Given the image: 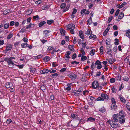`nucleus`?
<instances>
[{"mask_svg":"<svg viewBox=\"0 0 130 130\" xmlns=\"http://www.w3.org/2000/svg\"><path fill=\"white\" fill-rule=\"evenodd\" d=\"M46 23V22L44 21H43L41 22L39 24V26L40 27H42Z\"/></svg>","mask_w":130,"mask_h":130,"instance_id":"obj_13","label":"nucleus"},{"mask_svg":"<svg viewBox=\"0 0 130 130\" xmlns=\"http://www.w3.org/2000/svg\"><path fill=\"white\" fill-rule=\"evenodd\" d=\"M87 58V57L86 56H82L81 58V60L82 61H84L86 60Z\"/></svg>","mask_w":130,"mask_h":130,"instance_id":"obj_32","label":"nucleus"},{"mask_svg":"<svg viewBox=\"0 0 130 130\" xmlns=\"http://www.w3.org/2000/svg\"><path fill=\"white\" fill-rule=\"evenodd\" d=\"M66 68H63L61 69L60 70V72H62L66 70Z\"/></svg>","mask_w":130,"mask_h":130,"instance_id":"obj_63","label":"nucleus"},{"mask_svg":"<svg viewBox=\"0 0 130 130\" xmlns=\"http://www.w3.org/2000/svg\"><path fill=\"white\" fill-rule=\"evenodd\" d=\"M50 57L48 56H46L45 57L43 58V59L45 61H48L50 59Z\"/></svg>","mask_w":130,"mask_h":130,"instance_id":"obj_16","label":"nucleus"},{"mask_svg":"<svg viewBox=\"0 0 130 130\" xmlns=\"http://www.w3.org/2000/svg\"><path fill=\"white\" fill-rule=\"evenodd\" d=\"M5 87L7 88L11 87L12 86V84L11 83L7 82L5 84Z\"/></svg>","mask_w":130,"mask_h":130,"instance_id":"obj_7","label":"nucleus"},{"mask_svg":"<svg viewBox=\"0 0 130 130\" xmlns=\"http://www.w3.org/2000/svg\"><path fill=\"white\" fill-rule=\"evenodd\" d=\"M126 36L129 38H130V30H128L126 33Z\"/></svg>","mask_w":130,"mask_h":130,"instance_id":"obj_21","label":"nucleus"},{"mask_svg":"<svg viewBox=\"0 0 130 130\" xmlns=\"http://www.w3.org/2000/svg\"><path fill=\"white\" fill-rule=\"evenodd\" d=\"M77 12V9L75 8H74L73 9V11L72 13V14H75Z\"/></svg>","mask_w":130,"mask_h":130,"instance_id":"obj_54","label":"nucleus"},{"mask_svg":"<svg viewBox=\"0 0 130 130\" xmlns=\"http://www.w3.org/2000/svg\"><path fill=\"white\" fill-rule=\"evenodd\" d=\"M33 18L35 20H38L39 19V16L38 15H36V16H34L33 17Z\"/></svg>","mask_w":130,"mask_h":130,"instance_id":"obj_53","label":"nucleus"},{"mask_svg":"<svg viewBox=\"0 0 130 130\" xmlns=\"http://www.w3.org/2000/svg\"><path fill=\"white\" fill-rule=\"evenodd\" d=\"M124 16V13L122 12H121L120 13L119 16L118 17V18L119 19H121L122 18H123Z\"/></svg>","mask_w":130,"mask_h":130,"instance_id":"obj_17","label":"nucleus"},{"mask_svg":"<svg viewBox=\"0 0 130 130\" xmlns=\"http://www.w3.org/2000/svg\"><path fill=\"white\" fill-rule=\"evenodd\" d=\"M69 85V84L67 85L68 87L66 88V90L67 91H70L71 89L70 87L69 86H68Z\"/></svg>","mask_w":130,"mask_h":130,"instance_id":"obj_45","label":"nucleus"},{"mask_svg":"<svg viewBox=\"0 0 130 130\" xmlns=\"http://www.w3.org/2000/svg\"><path fill=\"white\" fill-rule=\"evenodd\" d=\"M120 100L121 101L125 103L126 102V100L124 98H120Z\"/></svg>","mask_w":130,"mask_h":130,"instance_id":"obj_42","label":"nucleus"},{"mask_svg":"<svg viewBox=\"0 0 130 130\" xmlns=\"http://www.w3.org/2000/svg\"><path fill=\"white\" fill-rule=\"evenodd\" d=\"M66 4L65 3H62L60 6V7L62 8H64L66 6Z\"/></svg>","mask_w":130,"mask_h":130,"instance_id":"obj_43","label":"nucleus"},{"mask_svg":"<svg viewBox=\"0 0 130 130\" xmlns=\"http://www.w3.org/2000/svg\"><path fill=\"white\" fill-rule=\"evenodd\" d=\"M81 52L82 53V55H84L85 54V52L83 48H81Z\"/></svg>","mask_w":130,"mask_h":130,"instance_id":"obj_41","label":"nucleus"},{"mask_svg":"<svg viewBox=\"0 0 130 130\" xmlns=\"http://www.w3.org/2000/svg\"><path fill=\"white\" fill-rule=\"evenodd\" d=\"M42 2V1L39 0L35 2L36 4L37 5H39L40 3H41Z\"/></svg>","mask_w":130,"mask_h":130,"instance_id":"obj_36","label":"nucleus"},{"mask_svg":"<svg viewBox=\"0 0 130 130\" xmlns=\"http://www.w3.org/2000/svg\"><path fill=\"white\" fill-rule=\"evenodd\" d=\"M60 32L62 36H64L65 35V31L63 29H62L60 30Z\"/></svg>","mask_w":130,"mask_h":130,"instance_id":"obj_20","label":"nucleus"},{"mask_svg":"<svg viewBox=\"0 0 130 130\" xmlns=\"http://www.w3.org/2000/svg\"><path fill=\"white\" fill-rule=\"evenodd\" d=\"M15 22L14 21H12L10 22V25L11 26H13Z\"/></svg>","mask_w":130,"mask_h":130,"instance_id":"obj_60","label":"nucleus"},{"mask_svg":"<svg viewBox=\"0 0 130 130\" xmlns=\"http://www.w3.org/2000/svg\"><path fill=\"white\" fill-rule=\"evenodd\" d=\"M4 44V41L3 40H0V45H3Z\"/></svg>","mask_w":130,"mask_h":130,"instance_id":"obj_61","label":"nucleus"},{"mask_svg":"<svg viewBox=\"0 0 130 130\" xmlns=\"http://www.w3.org/2000/svg\"><path fill=\"white\" fill-rule=\"evenodd\" d=\"M96 64H95V63H94V62H93L91 66V69L92 70L94 68H95L96 66Z\"/></svg>","mask_w":130,"mask_h":130,"instance_id":"obj_28","label":"nucleus"},{"mask_svg":"<svg viewBox=\"0 0 130 130\" xmlns=\"http://www.w3.org/2000/svg\"><path fill=\"white\" fill-rule=\"evenodd\" d=\"M79 62H76V61H72L71 62L72 64H73L74 63H75L76 64H77L79 63Z\"/></svg>","mask_w":130,"mask_h":130,"instance_id":"obj_56","label":"nucleus"},{"mask_svg":"<svg viewBox=\"0 0 130 130\" xmlns=\"http://www.w3.org/2000/svg\"><path fill=\"white\" fill-rule=\"evenodd\" d=\"M49 71L51 73H54L56 72V70H53L52 69Z\"/></svg>","mask_w":130,"mask_h":130,"instance_id":"obj_46","label":"nucleus"},{"mask_svg":"<svg viewBox=\"0 0 130 130\" xmlns=\"http://www.w3.org/2000/svg\"><path fill=\"white\" fill-rule=\"evenodd\" d=\"M99 110L102 112H104L105 111V110L104 108L100 109Z\"/></svg>","mask_w":130,"mask_h":130,"instance_id":"obj_58","label":"nucleus"},{"mask_svg":"<svg viewBox=\"0 0 130 130\" xmlns=\"http://www.w3.org/2000/svg\"><path fill=\"white\" fill-rule=\"evenodd\" d=\"M112 16H111L109 18L107 22L108 23H109L111 21L112 18Z\"/></svg>","mask_w":130,"mask_h":130,"instance_id":"obj_44","label":"nucleus"},{"mask_svg":"<svg viewBox=\"0 0 130 130\" xmlns=\"http://www.w3.org/2000/svg\"><path fill=\"white\" fill-rule=\"evenodd\" d=\"M109 39H107L106 41V43L107 45H109L110 44Z\"/></svg>","mask_w":130,"mask_h":130,"instance_id":"obj_51","label":"nucleus"},{"mask_svg":"<svg viewBox=\"0 0 130 130\" xmlns=\"http://www.w3.org/2000/svg\"><path fill=\"white\" fill-rule=\"evenodd\" d=\"M89 99L92 101H93L94 100H96L95 99V98L94 97H93L92 96H89Z\"/></svg>","mask_w":130,"mask_h":130,"instance_id":"obj_35","label":"nucleus"},{"mask_svg":"<svg viewBox=\"0 0 130 130\" xmlns=\"http://www.w3.org/2000/svg\"><path fill=\"white\" fill-rule=\"evenodd\" d=\"M100 50L101 53L102 54L103 51V46H101L100 48Z\"/></svg>","mask_w":130,"mask_h":130,"instance_id":"obj_34","label":"nucleus"},{"mask_svg":"<svg viewBox=\"0 0 130 130\" xmlns=\"http://www.w3.org/2000/svg\"><path fill=\"white\" fill-rule=\"evenodd\" d=\"M8 64L9 65H10L11 64H12V66L14 65H15V64H14L13 61L9 59V61L8 62Z\"/></svg>","mask_w":130,"mask_h":130,"instance_id":"obj_15","label":"nucleus"},{"mask_svg":"<svg viewBox=\"0 0 130 130\" xmlns=\"http://www.w3.org/2000/svg\"><path fill=\"white\" fill-rule=\"evenodd\" d=\"M85 34L87 35H91L92 34L91 31L90 29H87L85 30Z\"/></svg>","mask_w":130,"mask_h":130,"instance_id":"obj_10","label":"nucleus"},{"mask_svg":"<svg viewBox=\"0 0 130 130\" xmlns=\"http://www.w3.org/2000/svg\"><path fill=\"white\" fill-rule=\"evenodd\" d=\"M96 100L98 101H104V99L103 98H102L100 97H99Z\"/></svg>","mask_w":130,"mask_h":130,"instance_id":"obj_47","label":"nucleus"},{"mask_svg":"<svg viewBox=\"0 0 130 130\" xmlns=\"http://www.w3.org/2000/svg\"><path fill=\"white\" fill-rule=\"evenodd\" d=\"M67 30H69L70 29H74L75 28V25L73 24H70L67 26Z\"/></svg>","mask_w":130,"mask_h":130,"instance_id":"obj_2","label":"nucleus"},{"mask_svg":"<svg viewBox=\"0 0 130 130\" xmlns=\"http://www.w3.org/2000/svg\"><path fill=\"white\" fill-rule=\"evenodd\" d=\"M28 45L27 43H22L21 44V45L22 47H27Z\"/></svg>","mask_w":130,"mask_h":130,"instance_id":"obj_29","label":"nucleus"},{"mask_svg":"<svg viewBox=\"0 0 130 130\" xmlns=\"http://www.w3.org/2000/svg\"><path fill=\"white\" fill-rule=\"evenodd\" d=\"M76 56V53L74 54L72 57V59H74Z\"/></svg>","mask_w":130,"mask_h":130,"instance_id":"obj_55","label":"nucleus"},{"mask_svg":"<svg viewBox=\"0 0 130 130\" xmlns=\"http://www.w3.org/2000/svg\"><path fill=\"white\" fill-rule=\"evenodd\" d=\"M108 62L110 64H112L114 62V61L112 60V59L110 58L109 59Z\"/></svg>","mask_w":130,"mask_h":130,"instance_id":"obj_49","label":"nucleus"},{"mask_svg":"<svg viewBox=\"0 0 130 130\" xmlns=\"http://www.w3.org/2000/svg\"><path fill=\"white\" fill-rule=\"evenodd\" d=\"M86 11V9H84L82 10L81 11V12H80L82 14L83 13H85V12Z\"/></svg>","mask_w":130,"mask_h":130,"instance_id":"obj_57","label":"nucleus"},{"mask_svg":"<svg viewBox=\"0 0 130 130\" xmlns=\"http://www.w3.org/2000/svg\"><path fill=\"white\" fill-rule=\"evenodd\" d=\"M92 87L94 89H95L98 87L99 84L97 81H94L92 84Z\"/></svg>","mask_w":130,"mask_h":130,"instance_id":"obj_3","label":"nucleus"},{"mask_svg":"<svg viewBox=\"0 0 130 130\" xmlns=\"http://www.w3.org/2000/svg\"><path fill=\"white\" fill-rule=\"evenodd\" d=\"M95 50L94 49L92 50L90 52V55L91 56L95 54Z\"/></svg>","mask_w":130,"mask_h":130,"instance_id":"obj_24","label":"nucleus"},{"mask_svg":"<svg viewBox=\"0 0 130 130\" xmlns=\"http://www.w3.org/2000/svg\"><path fill=\"white\" fill-rule=\"evenodd\" d=\"M54 22L53 20H48L47 21V23L49 25H50Z\"/></svg>","mask_w":130,"mask_h":130,"instance_id":"obj_25","label":"nucleus"},{"mask_svg":"<svg viewBox=\"0 0 130 130\" xmlns=\"http://www.w3.org/2000/svg\"><path fill=\"white\" fill-rule=\"evenodd\" d=\"M9 27V23H7L4 25V27L5 29H7Z\"/></svg>","mask_w":130,"mask_h":130,"instance_id":"obj_22","label":"nucleus"},{"mask_svg":"<svg viewBox=\"0 0 130 130\" xmlns=\"http://www.w3.org/2000/svg\"><path fill=\"white\" fill-rule=\"evenodd\" d=\"M12 122V120L11 119L9 118L7 119L6 123L7 124H10Z\"/></svg>","mask_w":130,"mask_h":130,"instance_id":"obj_33","label":"nucleus"},{"mask_svg":"<svg viewBox=\"0 0 130 130\" xmlns=\"http://www.w3.org/2000/svg\"><path fill=\"white\" fill-rule=\"evenodd\" d=\"M43 32H44V34H45V36H46L48 35L49 33V32L48 30H45Z\"/></svg>","mask_w":130,"mask_h":130,"instance_id":"obj_27","label":"nucleus"},{"mask_svg":"<svg viewBox=\"0 0 130 130\" xmlns=\"http://www.w3.org/2000/svg\"><path fill=\"white\" fill-rule=\"evenodd\" d=\"M12 48V46L11 44L7 45L6 47V50L7 51H8L11 49Z\"/></svg>","mask_w":130,"mask_h":130,"instance_id":"obj_6","label":"nucleus"},{"mask_svg":"<svg viewBox=\"0 0 130 130\" xmlns=\"http://www.w3.org/2000/svg\"><path fill=\"white\" fill-rule=\"evenodd\" d=\"M71 117L74 119H76L78 118V116L73 113H72L71 115Z\"/></svg>","mask_w":130,"mask_h":130,"instance_id":"obj_19","label":"nucleus"},{"mask_svg":"<svg viewBox=\"0 0 130 130\" xmlns=\"http://www.w3.org/2000/svg\"><path fill=\"white\" fill-rule=\"evenodd\" d=\"M35 71L36 69L35 68H32L30 70V72L33 73L35 72Z\"/></svg>","mask_w":130,"mask_h":130,"instance_id":"obj_64","label":"nucleus"},{"mask_svg":"<svg viewBox=\"0 0 130 130\" xmlns=\"http://www.w3.org/2000/svg\"><path fill=\"white\" fill-rule=\"evenodd\" d=\"M66 53L67 54L65 55V60H69L70 58L69 55L70 54V53L69 52H67Z\"/></svg>","mask_w":130,"mask_h":130,"instance_id":"obj_8","label":"nucleus"},{"mask_svg":"<svg viewBox=\"0 0 130 130\" xmlns=\"http://www.w3.org/2000/svg\"><path fill=\"white\" fill-rule=\"evenodd\" d=\"M87 22H88L87 25H89L92 23V19L91 17H90V19L87 20Z\"/></svg>","mask_w":130,"mask_h":130,"instance_id":"obj_14","label":"nucleus"},{"mask_svg":"<svg viewBox=\"0 0 130 130\" xmlns=\"http://www.w3.org/2000/svg\"><path fill=\"white\" fill-rule=\"evenodd\" d=\"M117 80H120L121 79V78L120 75H118L116 77Z\"/></svg>","mask_w":130,"mask_h":130,"instance_id":"obj_37","label":"nucleus"},{"mask_svg":"<svg viewBox=\"0 0 130 130\" xmlns=\"http://www.w3.org/2000/svg\"><path fill=\"white\" fill-rule=\"evenodd\" d=\"M117 107V106H116L115 105H111V108L112 110H114L115 109H116Z\"/></svg>","mask_w":130,"mask_h":130,"instance_id":"obj_23","label":"nucleus"},{"mask_svg":"<svg viewBox=\"0 0 130 130\" xmlns=\"http://www.w3.org/2000/svg\"><path fill=\"white\" fill-rule=\"evenodd\" d=\"M69 76L72 80H74L76 78V75L73 73H70L69 75Z\"/></svg>","mask_w":130,"mask_h":130,"instance_id":"obj_4","label":"nucleus"},{"mask_svg":"<svg viewBox=\"0 0 130 130\" xmlns=\"http://www.w3.org/2000/svg\"><path fill=\"white\" fill-rule=\"evenodd\" d=\"M123 79L124 81H127L128 80L129 78L127 76H125L124 77Z\"/></svg>","mask_w":130,"mask_h":130,"instance_id":"obj_48","label":"nucleus"},{"mask_svg":"<svg viewBox=\"0 0 130 130\" xmlns=\"http://www.w3.org/2000/svg\"><path fill=\"white\" fill-rule=\"evenodd\" d=\"M115 81V79L114 78H111L110 79V82L111 83H114Z\"/></svg>","mask_w":130,"mask_h":130,"instance_id":"obj_50","label":"nucleus"},{"mask_svg":"<svg viewBox=\"0 0 130 130\" xmlns=\"http://www.w3.org/2000/svg\"><path fill=\"white\" fill-rule=\"evenodd\" d=\"M109 28L108 29V27L105 30L103 34L104 36H105L107 35V33L109 31Z\"/></svg>","mask_w":130,"mask_h":130,"instance_id":"obj_18","label":"nucleus"},{"mask_svg":"<svg viewBox=\"0 0 130 130\" xmlns=\"http://www.w3.org/2000/svg\"><path fill=\"white\" fill-rule=\"evenodd\" d=\"M100 64H101V62L99 60H97L95 63V64L97 65H99Z\"/></svg>","mask_w":130,"mask_h":130,"instance_id":"obj_59","label":"nucleus"},{"mask_svg":"<svg viewBox=\"0 0 130 130\" xmlns=\"http://www.w3.org/2000/svg\"><path fill=\"white\" fill-rule=\"evenodd\" d=\"M34 24L30 23L28 26L26 27V29H28L30 27H34Z\"/></svg>","mask_w":130,"mask_h":130,"instance_id":"obj_26","label":"nucleus"},{"mask_svg":"<svg viewBox=\"0 0 130 130\" xmlns=\"http://www.w3.org/2000/svg\"><path fill=\"white\" fill-rule=\"evenodd\" d=\"M79 33L80 37L82 39H84V36L83 31L81 30L80 31Z\"/></svg>","mask_w":130,"mask_h":130,"instance_id":"obj_12","label":"nucleus"},{"mask_svg":"<svg viewBox=\"0 0 130 130\" xmlns=\"http://www.w3.org/2000/svg\"><path fill=\"white\" fill-rule=\"evenodd\" d=\"M101 96L102 98H103L104 100H107L108 99V96L106 94L102 93L101 94Z\"/></svg>","mask_w":130,"mask_h":130,"instance_id":"obj_5","label":"nucleus"},{"mask_svg":"<svg viewBox=\"0 0 130 130\" xmlns=\"http://www.w3.org/2000/svg\"><path fill=\"white\" fill-rule=\"evenodd\" d=\"M111 101L112 103L113 104H115L116 103V101L115 100V99L114 98H112L111 99Z\"/></svg>","mask_w":130,"mask_h":130,"instance_id":"obj_40","label":"nucleus"},{"mask_svg":"<svg viewBox=\"0 0 130 130\" xmlns=\"http://www.w3.org/2000/svg\"><path fill=\"white\" fill-rule=\"evenodd\" d=\"M111 90L112 91V92L113 93H116V89L115 87L113 86L111 88Z\"/></svg>","mask_w":130,"mask_h":130,"instance_id":"obj_30","label":"nucleus"},{"mask_svg":"<svg viewBox=\"0 0 130 130\" xmlns=\"http://www.w3.org/2000/svg\"><path fill=\"white\" fill-rule=\"evenodd\" d=\"M13 36L12 34H10L7 37V39H9L11 38Z\"/></svg>","mask_w":130,"mask_h":130,"instance_id":"obj_38","label":"nucleus"},{"mask_svg":"<svg viewBox=\"0 0 130 130\" xmlns=\"http://www.w3.org/2000/svg\"><path fill=\"white\" fill-rule=\"evenodd\" d=\"M126 4L127 3L126 2L123 3L121 5H120L118 7L119 8H121L123 7L124 6L126 5Z\"/></svg>","mask_w":130,"mask_h":130,"instance_id":"obj_31","label":"nucleus"},{"mask_svg":"<svg viewBox=\"0 0 130 130\" xmlns=\"http://www.w3.org/2000/svg\"><path fill=\"white\" fill-rule=\"evenodd\" d=\"M125 116L124 112L122 110L120 111L119 115L114 114L111 118V126L113 128H116L118 126V122L121 124H123L125 121Z\"/></svg>","mask_w":130,"mask_h":130,"instance_id":"obj_1","label":"nucleus"},{"mask_svg":"<svg viewBox=\"0 0 130 130\" xmlns=\"http://www.w3.org/2000/svg\"><path fill=\"white\" fill-rule=\"evenodd\" d=\"M96 67V68L98 69H100L102 67V65L101 64H99V65H97Z\"/></svg>","mask_w":130,"mask_h":130,"instance_id":"obj_62","label":"nucleus"},{"mask_svg":"<svg viewBox=\"0 0 130 130\" xmlns=\"http://www.w3.org/2000/svg\"><path fill=\"white\" fill-rule=\"evenodd\" d=\"M49 72L48 70L47 69H43L42 70H41L40 72V73L42 74H43L47 73Z\"/></svg>","mask_w":130,"mask_h":130,"instance_id":"obj_9","label":"nucleus"},{"mask_svg":"<svg viewBox=\"0 0 130 130\" xmlns=\"http://www.w3.org/2000/svg\"><path fill=\"white\" fill-rule=\"evenodd\" d=\"M112 52V50L111 49H109L108 50V51H107V54H109L110 55H111V53Z\"/></svg>","mask_w":130,"mask_h":130,"instance_id":"obj_39","label":"nucleus"},{"mask_svg":"<svg viewBox=\"0 0 130 130\" xmlns=\"http://www.w3.org/2000/svg\"><path fill=\"white\" fill-rule=\"evenodd\" d=\"M85 122V121L83 119H81L79 121V123L84 124Z\"/></svg>","mask_w":130,"mask_h":130,"instance_id":"obj_52","label":"nucleus"},{"mask_svg":"<svg viewBox=\"0 0 130 130\" xmlns=\"http://www.w3.org/2000/svg\"><path fill=\"white\" fill-rule=\"evenodd\" d=\"M87 121L88 122L90 121L92 122H93L95 121V119L92 117H90L87 118Z\"/></svg>","mask_w":130,"mask_h":130,"instance_id":"obj_11","label":"nucleus"}]
</instances>
